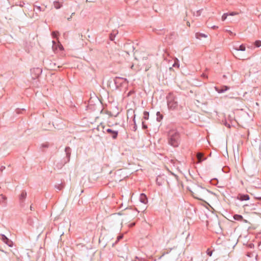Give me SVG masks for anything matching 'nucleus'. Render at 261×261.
<instances>
[{
  "label": "nucleus",
  "instance_id": "obj_1",
  "mask_svg": "<svg viewBox=\"0 0 261 261\" xmlns=\"http://www.w3.org/2000/svg\"><path fill=\"white\" fill-rule=\"evenodd\" d=\"M193 196L199 200H203L205 195L208 192L205 188L199 186H196L193 188V190L190 191Z\"/></svg>",
  "mask_w": 261,
  "mask_h": 261
},
{
  "label": "nucleus",
  "instance_id": "obj_2",
  "mask_svg": "<svg viewBox=\"0 0 261 261\" xmlns=\"http://www.w3.org/2000/svg\"><path fill=\"white\" fill-rule=\"evenodd\" d=\"M168 143L174 147H178L180 143L179 134L175 130H171L169 133Z\"/></svg>",
  "mask_w": 261,
  "mask_h": 261
},
{
  "label": "nucleus",
  "instance_id": "obj_3",
  "mask_svg": "<svg viewBox=\"0 0 261 261\" xmlns=\"http://www.w3.org/2000/svg\"><path fill=\"white\" fill-rule=\"evenodd\" d=\"M167 105L169 109L174 110L177 108L178 106L177 102L175 100V97L171 93H169L167 96Z\"/></svg>",
  "mask_w": 261,
  "mask_h": 261
},
{
  "label": "nucleus",
  "instance_id": "obj_4",
  "mask_svg": "<svg viewBox=\"0 0 261 261\" xmlns=\"http://www.w3.org/2000/svg\"><path fill=\"white\" fill-rule=\"evenodd\" d=\"M26 197L27 192L25 191H22L19 197V204L21 207H24L25 206L24 201Z\"/></svg>",
  "mask_w": 261,
  "mask_h": 261
},
{
  "label": "nucleus",
  "instance_id": "obj_5",
  "mask_svg": "<svg viewBox=\"0 0 261 261\" xmlns=\"http://www.w3.org/2000/svg\"><path fill=\"white\" fill-rule=\"evenodd\" d=\"M1 237H2V240L5 244H6L9 247H11L13 246V242L11 240L9 239L5 235L2 234Z\"/></svg>",
  "mask_w": 261,
  "mask_h": 261
},
{
  "label": "nucleus",
  "instance_id": "obj_6",
  "mask_svg": "<svg viewBox=\"0 0 261 261\" xmlns=\"http://www.w3.org/2000/svg\"><path fill=\"white\" fill-rule=\"evenodd\" d=\"M106 132L110 134V136L112 137V138L116 139L117 137L118 131L113 130L110 128H108L106 129Z\"/></svg>",
  "mask_w": 261,
  "mask_h": 261
},
{
  "label": "nucleus",
  "instance_id": "obj_7",
  "mask_svg": "<svg viewBox=\"0 0 261 261\" xmlns=\"http://www.w3.org/2000/svg\"><path fill=\"white\" fill-rule=\"evenodd\" d=\"M229 89V87L226 86H223L221 88L215 87L216 90L219 93H223Z\"/></svg>",
  "mask_w": 261,
  "mask_h": 261
},
{
  "label": "nucleus",
  "instance_id": "obj_8",
  "mask_svg": "<svg viewBox=\"0 0 261 261\" xmlns=\"http://www.w3.org/2000/svg\"><path fill=\"white\" fill-rule=\"evenodd\" d=\"M65 151L66 152V158H67V161L65 162V163H66L69 161L70 154H71V149L69 147H66L65 149Z\"/></svg>",
  "mask_w": 261,
  "mask_h": 261
},
{
  "label": "nucleus",
  "instance_id": "obj_9",
  "mask_svg": "<svg viewBox=\"0 0 261 261\" xmlns=\"http://www.w3.org/2000/svg\"><path fill=\"white\" fill-rule=\"evenodd\" d=\"M196 157L198 160L197 163H200L206 159V158L203 157V154L201 152H198Z\"/></svg>",
  "mask_w": 261,
  "mask_h": 261
},
{
  "label": "nucleus",
  "instance_id": "obj_10",
  "mask_svg": "<svg viewBox=\"0 0 261 261\" xmlns=\"http://www.w3.org/2000/svg\"><path fill=\"white\" fill-rule=\"evenodd\" d=\"M139 199H140V202L144 204H146L148 201L147 198L146 196L143 193H142L140 194Z\"/></svg>",
  "mask_w": 261,
  "mask_h": 261
},
{
  "label": "nucleus",
  "instance_id": "obj_11",
  "mask_svg": "<svg viewBox=\"0 0 261 261\" xmlns=\"http://www.w3.org/2000/svg\"><path fill=\"white\" fill-rule=\"evenodd\" d=\"M207 37V35L201 33H196L195 34V37L198 39H201L202 37L203 38H206Z\"/></svg>",
  "mask_w": 261,
  "mask_h": 261
},
{
  "label": "nucleus",
  "instance_id": "obj_12",
  "mask_svg": "<svg viewBox=\"0 0 261 261\" xmlns=\"http://www.w3.org/2000/svg\"><path fill=\"white\" fill-rule=\"evenodd\" d=\"M241 201L248 200L249 199V196L247 194L241 195L239 198Z\"/></svg>",
  "mask_w": 261,
  "mask_h": 261
},
{
  "label": "nucleus",
  "instance_id": "obj_13",
  "mask_svg": "<svg viewBox=\"0 0 261 261\" xmlns=\"http://www.w3.org/2000/svg\"><path fill=\"white\" fill-rule=\"evenodd\" d=\"M233 48L237 51H245L246 47L244 44H241L239 47H234Z\"/></svg>",
  "mask_w": 261,
  "mask_h": 261
},
{
  "label": "nucleus",
  "instance_id": "obj_14",
  "mask_svg": "<svg viewBox=\"0 0 261 261\" xmlns=\"http://www.w3.org/2000/svg\"><path fill=\"white\" fill-rule=\"evenodd\" d=\"M54 6L56 9H59L62 6V5L58 1H55L54 2Z\"/></svg>",
  "mask_w": 261,
  "mask_h": 261
},
{
  "label": "nucleus",
  "instance_id": "obj_15",
  "mask_svg": "<svg viewBox=\"0 0 261 261\" xmlns=\"http://www.w3.org/2000/svg\"><path fill=\"white\" fill-rule=\"evenodd\" d=\"M233 218L236 220L242 221L243 219V216L240 215L236 214L233 216Z\"/></svg>",
  "mask_w": 261,
  "mask_h": 261
},
{
  "label": "nucleus",
  "instance_id": "obj_16",
  "mask_svg": "<svg viewBox=\"0 0 261 261\" xmlns=\"http://www.w3.org/2000/svg\"><path fill=\"white\" fill-rule=\"evenodd\" d=\"M118 33L117 31H113V33H111L110 35V39L111 41H113L114 40V38L115 35Z\"/></svg>",
  "mask_w": 261,
  "mask_h": 261
},
{
  "label": "nucleus",
  "instance_id": "obj_17",
  "mask_svg": "<svg viewBox=\"0 0 261 261\" xmlns=\"http://www.w3.org/2000/svg\"><path fill=\"white\" fill-rule=\"evenodd\" d=\"M55 187L57 190L60 191L64 188V185L62 184H59L58 185H56Z\"/></svg>",
  "mask_w": 261,
  "mask_h": 261
},
{
  "label": "nucleus",
  "instance_id": "obj_18",
  "mask_svg": "<svg viewBox=\"0 0 261 261\" xmlns=\"http://www.w3.org/2000/svg\"><path fill=\"white\" fill-rule=\"evenodd\" d=\"M172 66L174 67H179V61L177 58H175L174 59V62Z\"/></svg>",
  "mask_w": 261,
  "mask_h": 261
},
{
  "label": "nucleus",
  "instance_id": "obj_19",
  "mask_svg": "<svg viewBox=\"0 0 261 261\" xmlns=\"http://www.w3.org/2000/svg\"><path fill=\"white\" fill-rule=\"evenodd\" d=\"M156 116H157V118H156L157 121H160L163 118L162 115L161 114V113L159 112H158L156 113Z\"/></svg>",
  "mask_w": 261,
  "mask_h": 261
},
{
  "label": "nucleus",
  "instance_id": "obj_20",
  "mask_svg": "<svg viewBox=\"0 0 261 261\" xmlns=\"http://www.w3.org/2000/svg\"><path fill=\"white\" fill-rule=\"evenodd\" d=\"M1 199L0 200L1 202L6 203V199H7L6 197L5 196H4V195L1 194Z\"/></svg>",
  "mask_w": 261,
  "mask_h": 261
},
{
  "label": "nucleus",
  "instance_id": "obj_21",
  "mask_svg": "<svg viewBox=\"0 0 261 261\" xmlns=\"http://www.w3.org/2000/svg\"><path fill=\"white\" fill-rule=\"evenodd\" d=\"M143 118L144 119L147 120L149 118V112L147 111H145L143 113Z\"/></svg>",
  "mask_w": 261,
  "mask_h": 261
},
{
  "label": "nucleus",
  "instance_id": "obj_22",
  "mask_svg": "<svg viewBox=\"0 0 261 261\" xmlns=\"http://www.w3.org/2000/svg\"><path fill=\"white\" fill-rule=\"evenodd\" d=\"M59 33L58 31H54L52 32V36L53 38H56L58 37V36L59 35Z\"/></svg>",
  "mask_w": 261,
  "mask_h": 261
},
{
  "label": "nucleus",
  "instance_id": "obj_23",
  "mask_svg": "<svg viewBox=\"0 0 261 261\" xmlns=\"http://www.w3.org/2000/svg\"><path fill=\"white\" fill-rule=\"evenodd\" d=\"M202 9L199 10L195 12H194L193 14L196 16H199L201 15Z\"/></svg>",
  "mask_w": 261,
  "mask_h": 261
},
{
  "label": "nucleus",
  "instance_id": "obj_24",
  "mask_svg": "<svg viewBox=\"0 0 261 261\" xmlns=\"http://www.w3.org/2000/svg\"><path fill=\"white\" fill-rule=\"evenodd\" d=\"M254 45L256 47H259L261 46V41L257 40L254 42Z\"/></svg>",
  "mask_w": 261,
  "mask_h": 261
},
{
  "label": "nucleus",
  "instance_id": "obj_25",
  "mask_svg": "<svg viewBox=\"0 0 261 261\" xmlns=\"http://www.w3.org/2000/svg\"><path fill=\"white\" fill-rule=\"evenodd\" d=\"M228 16V13H224L222 16V20L224 21L227 18V16Z\"/></svg>",
  "mask_w": 261,
  "mask_h": 261
},
{
  "label": "nucleus",
  "instance_id": "obj_26",
  "mask_svg": "<svg viewBox=\"0 0 261 261\" xmlns=\"http://www.w3.org/2000/svg\"><path fill=\"white\" fill-rule=\"evenodd\" d=\"M207 254L209 255L210 256H211L213 254V251L211 250L210 249H207L206 251Z\"/></svg>",
  "mask_w": 261,
  "mask_h": 261
},
{
  "label": "nucleus",
  "instance_id": "obj_27",
  "mask_svg": "<svg viewBox=\"0 0 261 261\" xmlns=\"http://www.w3.org/2000/svg\"><path fill=\"white\" fill-rule=\"evenodd\" d=\"M35 7L38 11H44L45 10L44 9H42V8L40 6L35 5Z\"/></svg>",
  "mask_w": 261,
  "mask_h": 261
},
{
  "label": "nucleus",
  "instance_id": "obj_28",
  "mask_svg": "<svg viewBox=\"0 0 261 261\" xmlns=\"http://www.w3.org/2000/svg\"><path fill=\"white\" fill-rule=\"evenodd\" d=\"M228 13V16H234V15H236L238 14V13L234 12H232Z\"/></svg>",
  "mask_w": 261,
  "mask_h": 261
},
{
  "label": "nucleus",
  "instance_id": "obj_29",
  "mask_svg": "<svg viewBox=\"0 0 261 261\" xmlns=\"http://www.w3.org/2000/svg\"><path fill=\"white\" fill-rule=\"evenodd\" d=\"M48 145L47 143H43L41 145L42 147L47 148L48 147Z\"/></svg>",
  "mask_w": 261,
  "mask_h": 261
},
{
  "label": "nucleus",
  "instance_id": "obj_30",
  "mask_svg": "<svg viewBox=\"0 0 261 261\" xmlns=\"http://www.w3.org/2000/svg\"><path fill=\"white\" fill-rule=\"evenodd\" d=\"M120 78L119 77H116L114 80V83L116 84L117 83V80H119Z\"/></svg>",
  "mask_w": 261,
  "mask_h": 261
},
{
  "label": "nucleus",
  "instance_id": "obj_31",
  "mask_svg": "<svg viewBox=\"0 0 261 261\" xmlns=\"http://www.w3.org/2000/svg\"><path fill=\"white\" fill-rule=\"evenodd\" d=\"M123 238V235H120L117 237V241H119Z\"/></svg>",
  "mask_w": 261,
  "mask_h": 261
},
{
  "label": "nucleus",
  "instance_id": "obj_32",
  "mask_svg": "<svg viewBox=\"0 0 261 261\" xmlns=\"http://www.w3.org/2000/svg\"><path fill=\"white\" fill-rule=\"evenodd\" d=\"M156 183L158 185L160 186L162 185V183L159 181V178H156Z\"/></svg>",
  "mask_w": 261,
  "mask_h": 261
},
{
  "label": "nucleus",
  "instance_id": "obj_33",
  "mask_svg": "<svg viewBox=\"0 0 261 261\" xmlns=\"http://www.w3.org/2000/svg\"><path fill=\"white\" fill-rule=\"evenodd\" d=\"M5 169V167L4 166H2L0 167V171L2 172Z\"/></svg>",
  "mask_w": 261,
  "mask_h": 261
},
{
  "label": "nucleus",
  "instance_id": "obj_34",
  "mask_svg": "<svg viewBox=\"0 0 261 261\" xmlns=\"http://www.w3.org/2000/svg\"><path fill=\"white\" fill-rule=\"evenodd\" d=\"M142 127L144 129H146L147 127V125H145L143 122H142Z\"/></svg>",
  "mask_w": 261,
  "mask_h": 261
},
{
  "label": "nucleus",
  "instance_id": "obj_35",
  "mask_svg": "<svg viewBox=\"0 0 261 261\" xmlns=\"http://www.w3.org/2000/svg\"><path fill=\"white\" fill-rule=\"evenodd\" d=\"M52 42H53V49H54L55 47L56 42L55 41H53Z\"/></svg>",
  "mask_w": 261,
  "mask_h": 261
},
{
  "label": "nucleus",
  "instance_id": "obj_36",
  "mask_svg": "<svg viewBox=\"0 0 261 261\" xmlns=\"http://www.w3.org/2000/svg\"><path fill=\"white\" fill-rule=\"evenodd\" d=\"M226 31H227L230 35H234L233 33L231 31L226 30Z\"/></svg>",
  "mask_w": 261,
  "mask_h": 261
},
{
  "label": "nucleus",
  "instance_id": "obj_37",
  "mask_svg": "<svg viewBox=\"0 0 261 261\" xmlns=\"http://www.w3.org/2000/svg\"><path fill=\"white\" fill-rule=\"evenodd\" d=\"M235 57H236L237 58H238V59H240V60H243V59L242 58H241V57H239V56H236L235 55Z\"/></svg>",
  "mask_w": 261,
  "mask_h": 261
},
{
  "label": "nucleus",
  "instance_id": "obj_38",
  "mask_svg": "<svg viewBox=\"0 0 261 261\" xmlns=\"http://www.w3.org/2000/svg\"><path fill=\"white\" fill-rule=\"evenodd\" d=\"M211 28L213 29H217L218 28V27L217 26H216V25H213L212 27H211Z\"/></svg>",
  "mask_w": 261,
  "mask_h": 261
},
{
  "label": "nucleus",
  "instance_id": "obj_39",
  "mask_svg": "<svg viewBox=\"0 0 261 261\" xmlns=\"http://www.w3.org/2000/svg\"><path fill=\"white\" fill-rule=\"evenodd\" d=\"M71 16H70V17H68L67 19L68 21H70L71 20Z\"/></svg>",
  "mask_w": 261,
  "mask_h": 261
},
{
  "label": "nucleus",
  "instance_id": "obj_40",
  "mask_svg": "<svg viewBox=\"0 0 261 261\" xmlns=\"http://www.w3.org/2000/svg\"><path fill=\"white\" fill-rule=\"evenodd\" d=\"M256 199H258V200H261V196L256 197Z\"/></svg>",
  "mask_w": 261,
  "mask_h": 261
},
{
  "label": "nucleus",
  "instance_id": "obj_41",
  "mask_svg": "<svg viewBox=\"0 0 261 261\" xmlns=\"http://www.w3.org/2000/svg\"><path fill=\"white\" fill-rule=\"evenodd\" d=\"M87 2H93V0H86Z\"/></svg>",
  "mask_w": 261,
  "mask_h": 261
},
{
  "label": "nucleus",
  "instance_id": "obj_42",
  "mask_svg": "<svg viewBox=\"0 0 261 261\" xmlns=\"http://www.w3.org/2000/svg\"><path fill=\"white\" fill-rule=\"evenodd\" d=\"M133 93V92H132V91H130V92H128V94H127V95H128V96L130 95V94H131V93Z\"/></svg>",
  "mask_w": 261,
  "mask_h": 261
},
{
  "label": "nucleus",
  "instance_id": "obj_43",
  "mask_svg": "<svg viewBox=\"0 0 261 261\" xmlns=\"http://www.w3.org/2000/svg\"><path fill=\"white\" fill-rule=\"evenodd\" d=\"M0 251H2V252H4V253H7L6 252H5V251L4 250H3V249H0Z\"/></svg>",
  "mask_w": 261,
  "mask_h": 261
},
{
  "label": "nucleus",
  "instance_id": "obj_44",
  "mask_svg": "<svg viewBox=\"0 0 261 261\" xmlns=\"http://www.w3.org/2000/svg\"><path fill=\"white\" fill-rule=\"evenodd\" d=\"M187 25H188L189 27L190 26V23L189 21L187 22Z\"/></svg>",
  "mask_w": 261,
  "mask_h": 261
},
{
  "label": "nucleus",
  "instance_id": "obj_45",
  "mask_svg": "<svg viewBox=\"0 0 261 261\" xmlns=\"http://www.w3.org/2000/svg\"><path fill=\"white\" fill-rule=\"evenodd\" d=\"M202 76L203 77H207V76H206V75H205L204 74H203L202 75Z\"/></svg>",
  "mask_w": 261,
  "mask_h": 261
},
{
  "label": "nucleus",
  "instance_id": "obj_46",
  "mask_svg": "<svg viewBox=\"0 0 261 261\" xmlns=\"http://www.w3.org/2000/svg\"><path fill=\"white\" fill-rule=\"evenodd\" d=\"M74 14H75V13H74V12H73V13H71V15H70V16H71V17H72V16L73 15H74Z\"/></svg>",
  "mask_w": 261,
  "mask_h": 261
},
{
  "label": "nucleus",
  "instance_id": "obj_47",
  "mask_svg": "<svg viewBox=\"0 0 261 261\" xmlns=\"http://www.w3.org/2000/svg\"><path fill=\"white\" fill-rule=\"evenodd\" d=\"M30 210H31V211H32V210H33V207H32V205H31V206H30Z\"/></svg>",
  "mask_w": 261,
  "mask_h": 261
},
{
  "label": "nucleus",
  "instance_id": "obj_48",
  "mask_svg": "<svg viewBox=\"0 0 261 261\" xmlns=\"http://www.w3.org/2000/svg\"><path fill=\"white\" fill-rule=\"evenodd\" d=\"M61 45V46H60V49H62V48H63V46H62L61 45Z\"/></svg>",
  "mask_w": 261,
  "mask_h": 261
},
{
  "label": "nucleus",
  "instance_id": "obj_49",
  "mask_svg": "<svg viewBox=\"0 0 261 261\" xmlns=\"http://www.w3.org/2000/svg\"><path fill=\"white\" fill-rule=\"evenodd\" d=\"M135 115H134V122L135 123Z\"/></svg>",
  "mask_w": 261,
  "mask_h": 261
},
{
  "label": "nucleus",
  "instance_id": "obj_50",
  "mask_svg": "<svg viewBox=\"0 0 261 261\" xmlns=\"http://www.w3.org/2000/svg\"><path fill=\"white\" fill-rule=\"evenodd\" d=\"M133 67H134V65H132L131 66V68L133 69Z\"/></svg>",
  "mask_w": 261,
  "mask_h": 261
},
{
  "label": "nucleus",
  "instance_id": "obj_51",
  "mask_svg": "<svg viewBox=\"0 0 261 261\" xmlns=\"http://www.w3.org/2000/svg\"><path fill=\"white\" fill-rule=\"evenodd\" d=\"M20 6L22 7V6H23V5L22 4H21Z\"/></svg>",
  "mask_w": 261,
  "mask_h": 261
},
{
  "label": "nucleus",
  "instance_id": "obj_52",
  "mask_svg": "<svg viewBox=\"0 0 261 261\" xmlns=\"http://www.w3.org/2000/svg\"><path fill=\"white\" fill-rule=\"evenodd\" d=\"M37 70L40 71V69H37Z\"/></svg>",
  "mask_w": 261,
  "mask_h": 261
}]
</instances>
